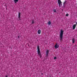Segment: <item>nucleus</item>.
<instances>
[{"mask_svg": "<svg viewBox=\"0 0 77 77\" xmlns=\"http://www.w3.org/2000/svg\"><path fill=\"white\" fill-rule=\"evenodd\" d=\"M59 48V45H57V44H56L55 46V48L56 49L57 48Z\"/></svg>", "mask_w": 77, "mask_h": 77, "instance_id": "obj_6", "label": "nucleus"}, {"mask_svg": "<svg viewBox=\"0 0 77 77\" xmlns=\"http://www.w3.org/2000/svg\"><path fill=\"white\" fill-rule=\"evenodd\" d=\"M41 31L39 29L38 30V34H41Z\"/></svg>", "mask_w": 77, "mask_h": 77, "instance_id": "obj_9", "label": "nucleus"}, {"mask_svg": "<svg viewBox=\"0 0 77 77\" xmlns=\"http://www.w3.org/2000/svg\"><path fill=\"white\" fill-rule=\"evenodd\" d=\"M75 42V39L74 38H73L72 39V43L74 44Z\"/></svg>", "mask_w": 77, "mask_h": 77, "instance_id": "obj_8", "label": "nucleus"}, {"mask_svg": "<svg viewBox=\"0 0 77 77\" xmlns=\"http://www.w3.org/2000/svg\"><path fill=\"white\" fill-rule=\"evenodd\" d=\"M76 24L77 25V22L76 23Z\"/></svg>", "mask_w": 77, "mask_h": 77, "instance_id": "obj_19", "label": "nucleus"}, {"mask_svg": "<svg viewBox=\"0 0 77 77\" xmlns=\"http://www.w3.org/2000/svg\"><path fill=\"white\" fill-rule=\"evenodd\" d=\"M48 25H50V24H51V22H50V21H49L48 22Z\"/></svg>", "mask_w": 77, "mask_h": 77, "instance_id": "obj_13", "label": "nucleus"}, {"mask_svg": "<svg viewBox=\"0 0 77 77\" xmlns=\"http://www.w3.org/2000/svg\"><path fill=\"white\" fill-rule=\"evenodd\" d=\"M5 77H8V76L6 75V76H5Z\"/></svg>", "mask_w": 77, "mask_h": 77, "instance_id": "obj_18", "label": "nucleus"}, {"mask_svg": "<svg viewBox=\"0 0 77 77\" xmlns=\"http://www.w3.org/2000/svg\"><path fill=\"white\" fill-rule=\"evenodd\" d=\"M68 15H69V14H67L66 15V17H68Z\"/></svg>", "mask_w": 77, "mask_h": 77, "instance_id": "obj_14", "label": "nucleus"}, {"mask_svg": "<svg viewBox=\"0 0 77 77\" xmlns=\"http://www.w3.org/2000/svg\"><path fill=\"white\" fill-rule=\"evenodd\" d=\"M63 31L62 30H61L59 36L60 38V40L62 41L63 36Z\"/></svg>", "mask_w": 77, "mask_h": 77, "instance_id": "obj_1", "label": "nucleus"}, {"mask_svg": "<svg viewBox=\"0 0 77 77\" xmlns=\"http://www.w3.org/2000/svg\"><path fill=\"white\" fill-rule=\"evenodd\" d=\"M66 3V1H65L64 3V5H65Z\"/></svg>", "mask_w": 77, "mask_h": 77, "instance_id": "obj_16", "label": "nucleus"}, {"mask_svg": "<svg viewBox=\"0 0 77 77\" xmlns=\"http://www.w3.org/2000/svg\"><path fill=\"white\" fill-rule=\"evenodd\" d=\"M18 20H21V13L19 12L18 13Z\"/></svg>", "mask_w": 77, "mask_h": 77, "instance_id": "obj_4", "label": "nucleus"}, {"mask_svg": "<svg viewBox=\"0 0 77 77\" xmlns=\"http://www.w3.org/2000/svg\"><path fill=\"white\" fill-rule=\"evenodd\" d=\"M37 52L39 56L41 58L42 57V54L41 53V51H40V48H39V46H37Z\"/></svg>", "mask_w": 77, "mask_h": 77, "instance_id": "obj_2", "label": "nucleus"}, {"mask_svg": "<svg viewBox=\"0 0 77 77\" xmlns=\"http://www.w3.org/2000/svg\"><path fill=\"white\" fill-rule=\"evenodd\" d=\"M57 58L56 57H54V60H55Z\"/></svg>", "mask_w": 77, "mask_h": 77, "instance_id": "obj_15", "label": "nucleus"}, {"mask_svg": "<svg viewBox=\"0 0 77 77\" xmlns=\"http://www.w3.org/2000/svg\"><path fill=\"white\" fill-rule=\"evenodd\" d=\"M49 52V51H48V50H47L46 51V57H47V56H48V53Z\"/></svg>", "mask_w": 77, "mask_h": 77, "instance_id": "obj_5", "label": "nucleus"}, {"mask_svg": "<svg viewBox=\"0 0 77 77\" xmlns=\"http://www.w3.org/2000/svg\"><path fill=\"white\" fill-rule=\"evenodd\" d=\"M14 2L15 3H17V2H18V0H14Z\"/></svg>", "mask_w": 77, "mask_h": 77, "instance_id": "obj_10", "label": "nucleus"}, {"mask_svg": "<svg viewBox=\"0 0 77 77\" xmlns=\"http://www.w3.org/2000/svg\"><path fill=\"white\" fill-rule=\"evenodd\" d=\"M53 11L54 12L56 13V9H54L53 10Z\"/></svg>", "mask_w": 77, "mask_h": 77, "instance_id": "obj_12", "label": "nucleus"}, {"mask_svg": "<svg viewBox=\"0 0 77 77\" xmlns=\"http://www.w3.org/2000/svg\"><path fill=\"white\" fill-rule=\"evenodd\" d=\"M75 27H76V24H75L73 25V30H74L75 29Z\"/></svg>", "mask_w": 77, "mask_h": 77, "instance_id": "obj_7", "label": "nucleus"}, {"mask_svg": "<svg viewBox=\"0 0 77 77\" xmlns=\"http://www.w3.org/2000/svg\"><path fill=\"white\" fill-rule=\"evenodd\" d=\"M20 38V36H18V38Z\"/></svg>", "mask_w": 77, "mask_h": 77, "instance_id": "obj_17", "label": "nucleus"}, {"mask_svg": "<svg viewBox=\"0 0 77 77\" xmlns=\"http://www.w3.org/2000/svg\"><path fill=\"white\" fill-rule=\"evenodd\" d=\"M58 3L59 7H61L62 5V2L60 0H58Z\"/></svg>", "mask_w": 77, "mask_h": 77, "instance_id": "obj_3", "label": "nucleus"}, {"mask_svg": "<svg viewBox=\"0 0 77 77\" xmlns=\"http://www.w3.org/2000/svg\"><path fill=\"white\" fill-rule=\"evenodd\" d=\"M35 23V21L33 20H32V24H34Z\"/></svg>", "mask_w": 77, "mask_h": 77, "instance_id": "obj_11", "label": "nucleus"}]
</instances>
